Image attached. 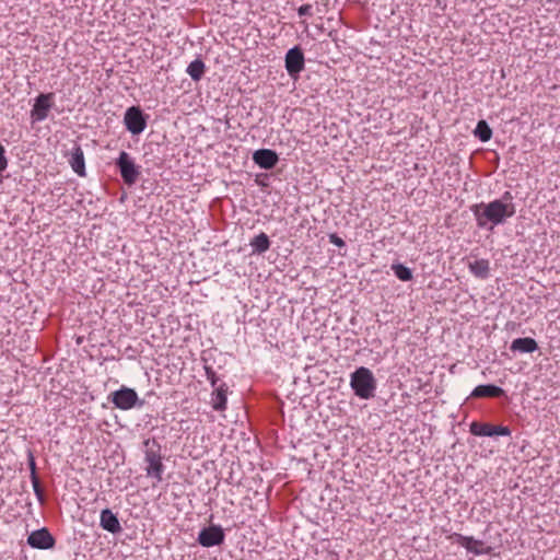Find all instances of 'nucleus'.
Returning a JSON list of instances; mask_svg holds the SVG:
<instances>
[{"label": "nucleus", "mask_w": 560, "mask_h": 560, "mask_svg": "<svg viewBox=\"0 0 560 560\" xmlns=\"http://www.w3.org/2000/svg\"><path fill=\"white\" fill-rule=\"evenodd\" d=\"M471 211L478 228L486 229L490 224L489 230L492 231L495 225L503 224L506 219L512 218L516 209L512 194L505 191L500 199L472 206Z\"/></svg>", "instance_id": "obj_1"}, {"label": "nucleus", "mask_w": 560, "mask_h": 560, "mask_svg": "<svg viewBox=\"0 0 560 560\" xmlns=\"http://www.w3.org/2000/svg\"><path fill=\"white\" fill-rule=\"evenodd\" d=\"M350 386L361 399H371L375 396L376 380L370 369L360 366L351 374Z\"/></svg>", "instance_id": "obj_2"}, {"label": "nucleus", "mask_w": 560, "mask_h": 560, "mask_svg": "<svg viewBox=\"0 0 560 560\" xmlns=\"http://www.w3.org/2000/svg\"><path fill=\"white\" fill-rule=\"evenodd\" d=\"M144 445L147 447L144 454V462L147 463V475L160 482L162 481V475L165 468L162 463L161 445L155 440H147Z\"/></svg>", "instance_id": "obj_3"}, {"label": "nucleus", "mask_w": 560, "mask_h": 560, "mask_svg": "<svg viewBox=\"0 0 560 560\" xmlns=\"http://www.w3.org/2000/svg\"><path fill=\"white\" fill-rule=\"evenodd\" d=\"M109 401H112L116 408L121 410H129L136 406L141 407L144 401L140 400L138 394L135 389L121 386L118 390L113 392L108 396Z\"/></svg>", "instance_id": "obj_4"}, {"label": "nucleus", "mask_w": 560, "mask_h": 560, "mask_svg": "<svg viewBox=\"0 0 560 560\" xmlns=\"http://www.w3.org/2000/svg\"><path fill=\"white\" fill-rule=\"evenodd\" d=\"M116 166L118 167L120 176L126 185L132 186L136 184L140 175V170L126 151H121L119 153V156L116 160Z\"/></svg>", "instance_id": "obj_5"}, {"label": "nucleus", "mask_w": 560, "mask_h": 560, "mask_svg": "<svg viewBox=\"0 0 560 560\" xmlns=\"http://www.w3.org/2000/svg\"><path fill=\"white\" fill-rule=\"evenodd\" d=\"M124 122L128 131L139 135L147 127V116L139 106H131L125 113Z\"/></svg>", "instance_id": "obj_6"}, {"label": "nucleus", "mask_w": 560, "mask_h": 560, "mask_svg": "<svg viewBox=\"0 0 560 560\" xmlns=\"http://www.w3.org/2000/svg\"><path fill=\"white\" fill-rule=\"evenodd\" d=\"M225 539L224 530L219 525H211L208 527L202 528L199 534L197 541L202 547H214L223 544Z\"/></svg>", "instance_id": "obj_7"}, {"label": "nucleus", "mask_w": 560, "mask_h": 560, "mask_svg": "<svg viewBox=\"0 0 560 560\" xmlns=\"http://www.w3.org/2000/svg\"><path fill=\"white\" fill-rule=\"evenodd\" d=\"M54 93H42L36 100L31 110V118L33 121H43L48 117L49 110L52 107Z\"/></svg>", "instance_id": "obj_8"}, {"label": "nucleus", "mask_w": 560, "mask_h": 560, "mask_svg": "<svg viewBox=\"0 0 560 560\" xmlns=\"http://www.w3.org/2000/svg\"><path fill=\"white\" fill-rule=\"evenodd\" d=\"M470 433L474 435H478V436H493V435L510 436L511 430L509 427H504V425H493L490 423L474 421L470 424Z\"/></svg>", "instance_id": "obj_9"}, {"label": "nucleus", "mask_w": 560, "mask_h": 560, "mask_svg": "<svg viewBox=\"0 0 560 560\" xmlns=\"http://www.w3.org/2000/svg\"><path fill=\"white\" fill-rule=\"evenodd\" d=\"M285 69L290 77L295 78L304 69V54L301 47L295 46L285 55Z\"/></svg>", "instance_id": "obj_10"}, {"label": "nucleus", "mask_w": 560, "mask_h": 560, "mask_svg": "<svg viewBox=\"0 0 560 560\" xmlns=\"http://www.w3.org/2000/svg\"><path fill=\"white\" fill-rule=\"evenodd\" d=\"M27 544L36 549H50L54 548L56 539L47 528H40L32 532L27 537Z\"/></svg>", "instance_id": "obj_11"}, {"label": "nucleus", "mask_w": 560, "mask_h": 560, "mask_svg": "<svg viewBox=\"0 0 560 560\" xmlns=\"http://www.w3.org/2000/svg\"><path fill=\"white\" fill-rule=\"evenodd\" d=\"M65 156L68 159V162L74 173L79 176H85L84 153L77 141H72V148L69 152L65 153Z\"/></svg>", "instance_id": "obj_12"}, {"label": "nucleus", "mask_w": 560, "mask_h": 560, "mask_svg": "<svg viewBox=\"0 0 560 560\" xmlns=\"http://www.w3.org/2000/svg\"><path fill=\"white\" fill-rule=\"evenodd\" d=\"M451 538L454 539L457 544H459L464 548H466L467 551H469L476 556L483 555V553H490V551H491L490 547L485 548L483 541L477 540L474 537H468V536H464L458 533H454L451 536Z\"/></svg>", "instance_id": "obj_13"}, {"label": "nucleus", "mask_w": 560, "mask_h": 560, "mask_svg": "<svg viewBox=\"0 0 560 560\" xmlns=\"http://www.w3.org/2000/svg\"><path fill=\"white\" fill-rule=\"evenodd\" d=\"M253 161L264 170H271L277 165L279 156L273 150L259 149L254 152Z\"/></svg>", "instance_id": "obj_14"}, {"label": "nucleus", "mask_w": 560, "mask_h": 560, "mask_svg": "<svg viewBox=\"0 0 560 560\" xmlns=\"http://www.w3.org/2000/svg\"><path fill=\"white\" fill-rule=\"evenodd\" d=\"M100 526L112 534H118L122 529L117 515L109 509L102 510L100 515Z\"/></svg>", "instance_id": "obj_15"}, {"label": "nucleus", "mask_w": 560, "mask_h": 560, "mask_svg": "<svg viewBox=\"0 0 560 560\" xmlns=\"http://www.w3.org/2000/svg\"><path fill=\"white\" fill-rule=\"evenodd\" d=\"M505 396V390L493 384L478 385L470 394L471 398H500Z\"/></svg>", "instance_id": "obj_16"}, {"label": "nucleus", "mask_w": 560, "mask_h": 560, "mask_svg": "<svg viewBox=\"0 0 560 560\" xmlns=\"http://www.w3.org/2000/svg\"><path fill=\"white\" fill-rule=\"evenodd\" d=\"M28 468L31 470V481H32V485H33V489H34L35 495H36V498L38 499V501L40 503H44L45 494H44V490H43V488L40 486L39 478L37 476L36 462H35V457H34L32 452L28 453Z\"/></svg>", "instance_id": "obj_17"}, {"label": "nucleus", "mask_w": 560, "mask_h": 560, "mask_svg": "<svg viewBox=\"0 0 560 560\" xmlns=\"http://www.w3.org/2000/svg\"><path fill=\"white\" fill-rule=\"evenodd\" d=\"M226 394L228 386L225 383H222L219 386L214 387L212 393V408L217 411H224L226 409Z\"/></svg>", "instance_id": "obj_18"}, {"label": "nucleus", "mask_w": 560, "mask_h": 560, "mask_svg": "<svg viewBox=\"0 0 560 560\" xmlns=\"http://www.w3.org/2000/svg\"><path fill=\"white\" fill-rule=\"evenodd\" d=\"M538 349V345L535 339L530 337L525 338H516L512 341L510 346V350L515 352H526L532 353Z\"/></svg>", "instance_id": "obj_19"}, {"label": "nucleus", "mask_w": 560, "mask_h": 560, "mask_svg": "<svg viewBox=\"0 0 560 560\" xmlns=\"http://www.w3.org/2000/svg\"><path fill=\"white\" fill-rule=\"evenodd\" d=\"M470 272L479 278L487 279L490 273V262L487 259H478L468 265Z\"/></svg>", "instance_id": "obj_20"}, {"label": "nucleus", "mask_w": 560, "mask_h": 560, "mask_svg": "<svg viewBox=\"0 0 560 560\" xmlns=\"http://www.w3.org/2000/svg\"><path fill=\"white\" fill-rule=\"evenodd\" d=\"M250 246L254 253L264 254L270 248V240L266 233L261 232L250 241Z\"/></svg>", "instance_id": "obj_21"}, {"label": "nucleus", "mask_w": 560, "mask_h": 560, "mask_svg": "<svg viewBox=\"0 0 560 560\" xmlns=\"http://www.w3.org/2000/svg\"><path fill=\"white\" fill-rule=\"evenodd\" d=\"M186 71L194 81H199L206 71L205 62L201 59H196L189 63Z\"/></svg>", "instance_id": "obj_22"}, {"label": "nucleus", "mask_w": 560, "mask_h": 560, "mask_svg": "<svg viewBox=\"0 0 560 560\" xmlns=\"http://www.w3.org/2000/svg\"><path fill=\"white\" fill-rule=\"evenodd\" d=\"M474 135L482 142H487L492 137V130L486 120H479Z\"/></svg>", "instance_id": "obj_23"}, {"label": "nucleus", "mask_w": 560, "mask_h": 560, "mask_svg": "<svg viewBox=\"0 0 560 560\" xmlns=\"http://www.w3.org/2000/svg\"><path fill=\"white\" fill-rule=\"evenodd\" d=\"M392 269H393L395 276L401 281H409L412 279L411 269L401 264H394L392 266Z\"/></svg>", "instance_id": "obj_24"}, {"label": "nucleus", "mask_w": 560, "mask_h": 560, "mask_svg": "<svg viewBox=\"0 0 560 560\" xmlns=\"http://www.w3.org/2000/svg\"><path fill=\"white\" fill-rule=\"evenodd\" d=\"M205 372H206L207 380L211 383V386L215 387L217 383H218V376H217V373L214 372V370L211 366L206 365Z\"/></svg>", "instance_id": "obj_25"}, {"label": "nucleus", "mask_w": 560, "mask_h": 560, "mask_svg": "<svg viewBox=\"0 0 560 560\" xmlns=\"http://www.w3.org/2000/svg\"><path fill=\"white\" fill-rule=\"evenodd\" d=\"M300 16H313V5L305 3L298 9Z\"/></svg>", "instance_id": "obj_26"}, {"label": "nucleus", "mask_w": 560, "mask_h": 560, "mask_svg": "<svg viewBox=\"0 0 560 560\" xmlns=\"http://www.w3.org/2000/svg\"><path fill=\"white\" fill-rule=\"evenodd\" d=\"M8 167V159L5 156V150L2 144H0V174Z\"/></svg>", "instance_id": "obj_27"}, {"label": "nucleus", "mask_w": 560, "mask_h": 560, "mask_svg": "<svg viewBox=\"0 0 560 560\" xmlns=\"http://www.w3.org/2000/svg\"><path fill=\"white\" fill-rule=\"evenodd\" d=\"M329 242L338 247H345L346 246V243L345 241L338 236L337 234H330L329 235Z\"/></svg>", "instance_id": "obj_28"}]
</instances>
